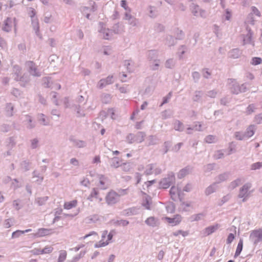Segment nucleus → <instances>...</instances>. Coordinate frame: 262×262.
<instances>
[{
    "label": "nucleus",
    "mask_w": 262,
    "mask_h": 262,
    "mask_svg": "<svg viewBox=\"0 0 262 262\" xmlns=\"http://www.w3.org/2000/svg\"><path fill=\"white\" fill-rule=\"evenodd\" d=\"M228 83L230 85L231 92L234 94H238L239 93H244L247 91L246 83L239 84L234 79H228Z\"/></svg>",
    "instance_id": "obj_1"
},
{
    "label": "nucleus",
    "mask_w": 262,
    "mask_h": 262,
    "mask_svg": "<svg viewBox=\"0 0 262 262\" xmlns=\"http://www.w3.org/2000/svg\"><path fill=\"white\" fill-rule=\"evenodd\" d=\"M146 137L144 132H138L136 134L130 133L126 137V141L129 144L142 143Z\"/></svg>",
    "instance_id": "obj_2"
},
{
    "label": "nucleus",
    "mask_w": 262,
    "mask_h": 262,
    "mask_svg": "<svg viewBox=\"0 0 262 262\" xmlns=\"http://www.w3.org/2000/svg\"><path fill=\"white\" fill-rule=\"evenodd\" d=\"M252 187V184L250 183L245 184L239 190L238 198L242 199V202H246L250 194V189Z\"/></svg>",
    "instance_id": "obj_3"
},
{
    "label": "nucleus",
    "mask_w": 262,
    "mask_h": 262,
    "mask_svg": "<svg viewBox=\"0 0 262 262\" xmlns=\"http://www.w3.org/2000/svg\"><path fill=\"white\" fill-rule=\"evenodd\" d=\"M25 67L27 68V71L31 75L34 77H40L41 75V72L38 70L37 66L33 61H27L25 63Z\"/></svg>",
    "instance_id": "obj_4"
},
{
    "label": "nucleus",
    "mask_w": 262,
    "mask_h": 262,
    "mask_svg": "<svg viewBox=\"0 0 262 262\" xmlns=\"http://www.w3.org/2000/svg\"><path fill=\"white\" fill-rule=\"evenodd\" d=\"M174 174L171 172L168 173L167 177L162 179L160 182V187L166 189L168 188L171 184L175 182Z\"/></svg>",
    "instance_id": "obj_5"
},
{
    "label": "nucleus",
    "mask_w": 262,
    "mask_h": 262,
    "mask_svg": "<svg viewBox=\"0 0 262 262\" xmlns=\"http://www.w3.org/2000/svg\"><path fill=\"white\" fill-rule=\"evenodd\" d=\"M14 79L16 81L28 83L30 81V78L28 75L21 76V68L18 66H14L13 68Z\"/></svg>",
    "instance_id": "obj_6"
},
{
    "label": "nucleus",
    "mask_w": 262,
    "mask_h": 262,
    "mask_svg": "<svg viewBox=\"0 0 262 262\" xmlns=\"http://www.w3.org/2000/svg\"><path fill=\"white\" fill-rule=\"evenodd\" d=\"M98 32L99 35L104 39H110L113 36L111 30L106 28L103 23H99Z\"/></svg>",
    "instance_id": "obj_7"
},
{
    "label": "nucleus",
    "mask_w": 262,
    "mask_h": 262,
    "mask_svg": "<svg viewBox=\"0 0 262 262\" xmlns=\"http://www.w3.org/2000/svg\"><path fill=\"white\" fill-rule=\"evenodd\" d=\"M105 200L108 205H114L120 201L118 193L114 190H111L107 193Z\"/></svg>",
    "instance_id": "obj_8"
},
{
    "label": "nucleus",
    "mask_w": 262,
    "mask_h": 262,
    "mask_svg": "<svg viewBox=\"0 0 262 262\" xmlns=\"http://www.w3.org/2000/svg\"><path fill=\"white\" fill-rule=\"evenodd\" d=\"M250 240L254 244L256 245L259 242H262V230L258 229L253 230L250 235Z\"/></svg>",
    "instance_id": "obj_9"
},
{
    "label": "nucleus",
    "mask_w": 262,
    "mask_h": 262,
    "mask_svg": "<svg viewBox=\"0 0 262 262\" xmlns=\"http://www.w3.org/2000/svg\"><path fill=\"white\" fill-rule=\"evenodd\" d=\"M190 8L192 13L195 16H200L202 17H206V14L205 10L202 9L200 8L199 6L194 4L192 3L190 6Z\"/></svg>",
    "instance_id": "obj_10"
},
{
    "label": "nucleus",
    "mask_w": 262,
    "mask_h": 262,
    "mask_svg": "<svg viewBox=\"0 0 262 262\" xmlns=\"http://www.w3.org/2000/svg\"><path fill=\"white\" fill-rule=\"evenodd\" d=\"M114 82L113 76H108L106 78L100 79L97 84V87L102 89L105 87L106 85L111 84Z\"/></svg>",
    "instance_id": "obj_11"
},
{
    "label": "nucleus",
    "mask_w": 262,
    "mask_h": 262,
    "mask_svg": "<svg viewBox=\"0 0 262 262\" xmlns=\"http://www.w3.org/2000/svg\"><path fill=\"white\" fill-rule=\"evenodd\" d=\"M69 140L72 143L73 146L77 148H84L86 146L85 141L76 139L72 136L69 137Z\"/></svg>",
    "instance_id": "obj_12"
},
{
    "label": "nucleus",
    "mask_w": 262,
    "mask_h": 262,
    "mask_svg": "<svg viewBox=\"0 0 262 262\" xmlns=\"http://www.w3.org/2000/svg\"><path fill=\"white\" fill-rule=\"evenodd\" d=\"M246 30H247L248 33L243 37V45L251 44L254 46V43L252 40L253 33L251 31L250 28H249L248 27H247Z\"/></svg>",
    "instance_id": "obj_13"
},
{
    "label": "nucleus",
    "mask_w": 262,
    "mask_h": 262,
    "mask_svg": "<svg viewBox=\"0 0 262 262\" xmlns=\"http://www.w3.org/2000/svg\"><path fill=\"white\" fill-rule=\"evenodd\" d=\"M99 187L100 188L103 190L106 189L108 188L110 185V181L108 179L103 175L99 176Z\"/></svg>",
    "instance_id": "obj_14"
},
{
    "label": "nucleus",
    "mask_w": 262,
    "mask_h": 262,
    "mask_svg": "<svg viewBox=\"0 0 262 262\" xmlns=\"http://www.w3.org/2000/svg\"><path fill=\"white\" fill-rule=\"evenodd\" d=\"M181 192V190L180 188L174 186H172L169 191V193L172 200L176 201L178 198V196H179Z\"/></svg>",
    "instance_id": "obj_15"
},
{
    "label": "nucleus",
    "mask_w": 262,
    "mask_h": 262,
    "mask_svg": "<svg viewBox=\"0 0 262 262\" xmlns=\"http://www.w3.org/2000/svg\"><path fill=\"white\" fill-rule=\"evenodd\" d=\"M146 225L152 227L158 226L159 224V220L158 218L154 216H150L148 217L145 221Z\"/></svg>",
    "instance_id": "obj_16"
},
{
    "label": "nucleus",
    "mask_w": 262,
    "mask_h": 262,
    "mask_svg": "<svg viewBox=\"0 0 262 262\" xmlns=\"http://www.w3.org/2000/svg\"><path fill=\"white\" fill-rule=\"evenodd\" d=\"M139 213V208L137 207H132L123 211V214L125 216L134 215Z\"/></svg>",
    "instance_id": "obj_17"
},
{
    "label": "nucleus",
    "mask_w": 262,
    "mask_h": 262,
    "mask_svg": "<svg viewBox=\"0 0 262 262\" xmlns=\"http://www.w3.org/2000/svg\"><path fill=\"white\" fill-rule=\"evenodd\" d=\"M14 105L12 103H7L6 104L5 112L7 117H12L14 114Z\"/></svg>",
    "instance_id": "obj_18"
},
{
    "label": "nucleus",
    "mask_w": 262,
    "mask_h": 262,
    "mask_svg": "<svg viewBox=\"0 0 262 262\" xmlns=\"http://www.w3.org/2000/svg\"><path fill=\"white\" fill-rule=\"evenodd\" d=\"M52 230L51 229L40 228L38 229L35 235L37 237H42L52 234Z\"/></svg>",
    "instance_id": "obj_19"
},
{
    "label": "nucleus",
    "mask_w": 262,
    "mask_h": 262,
    "mask_svg": "<svg viewBox=\"0 0 262 262\" xmlns=\"http://www.w3.org/2000/svg\"><path fill=\"white\" fill-rule=\"evenodd\" d=\"M165 220L172 226H175L181 222V216L179 215H177L173 218L166 217Z\"/></svg>",
    "instance_id": "obj_20"
},
{
    "label": "nucleus",
    "mask_w": 262,
    "mask_h": 262,
    "mask_svg": "<svg viewBox=\"0 0 262 262\" xmlns=\"http://www.w3.org/2000/svg\"><path fill=\"white\" fill-rule=\"evenodd\" d=\"M229 173L228 172H224L217 176L215 178V183L219 184L226 181L229 178Z\"/></svg>",
    "instance_id": "obj_21"
},
{
    "label": "nucleus",
    "mask_w": 262,
    "mask_h": 262,
    "mask_svg": "<svg viewBox=\"0 0 262 262\" xmlns=\"http://www.w3.org/2000/svg\"><path fill=\"white\" fill-rule=\"evenodd\" d=\"M220 225L219 224H216L213 226H210L207 228H206L204 230V234L205 235H209L214 232H215L217 229L219 228Z\"/></svg>",
    "instance_id": "obj_22"
},
{
    "label": "nucleus",
    "mask_w": 262,
    "mask_h": 262,
    "mask_svg": "<svg viewBox=\"0 0 262 262\" xmlns=\"http://www.w3.org/2000/svg\"><path fill=\"white\" fill-rule=\"evenodd\" d=\"M24 122H26L27 128L31 129L35 127V124L32 122V118L29 115H26L25 116Z\"/></svg>",
    "instance_id": "obj_23"
},
{
    "label": "nucleus",
    "mask_w": 262,
    "mask_h": 262,
    "mask_svg": "<svg viewBox=\"0 0 262 262\" xmlns=\"http://www.w3.org/2000/svg\"><path fill=\"white\" fill-rule=\"evenodd\" d=\"M111 30L112 33L120 34L123 32V26L119 23H116L113 25Z\"/></svg>",
    "instance_id": "obj_24"
},
{
    "label": "nucleus",
    "mask_w": 262,
    "mask_h": 262,
    "mask_svg": "<svg viewBox=\"0 0 262 262\" xmlns=\"http://www.w3.org/2000/svg\"><path fill=\"white\" fill-rule=\"evenodd\" d=\"M99 220L98 214H93L85 218L84 221L87 224L95 223Z\"/></svg>",
    "instance_id": "obj_25"
},
{
    "label": "nucleus",
    "mask_w": 262,
    "mask_h": 262,
    "mask_svg": "<svg viewBox=\"0 0 262 262\" xmlns=\"http://www.w3.org/2000/svg\"><path fill=\"white\" fill-rule=\"evenodd\" d=\"M255 130L256 126L254 125H250L249 126L246 132H244L246 138H249L252 137L254 135Z\"/></svg>",
    "instance_id": "obj_26"
},
{
    "label": "nucleus",
    "mask_w": 262,
    "mask_h": 262,
    "mask_svg": "<svg viewBox=\"0 0 262 262\" xmlns=\"http://www.w3.org/2000/svg\"><path fill=\"white\" fill-rule=\"evenodd\" d=\"M12 24V19L10 17H8L4 21V26L3 30L7 32L11 31Z\"/></svg>",
    "instance_id": "obj_27"
},
{
    "label": "nucleus",
    "mask_w": 262,
    "mask_h": 262,
    "mask_svg": "<svg viewBox=\"0 0 262 262\" xmlns=\"http://www.w3.org/2000/svg\"><path fill=\"white\" fill-rule=\"evenodd\" d=\"M147 58L149 61L158 59V52L156 50H150L147 53Z\"/></svg>",
    "instance_id": "obj_28"
},
{
    "label": "nucleus",
    "mask_w": 262,
    "mask_h": 262,
    "mask_svg": "<svg viewBox=\"0 0 262 262\" xmlns=\"http://www.w3.org/2000/svg\"><path fill=\"white\" fill-rule=\"evenodd\" d=\"M241 54L242 52L237 48L231 50L228 53L229 57L233 59L238 58Z\"/></svg>",
    "instance_id": "obj_29"
},
{
    "label": "nucleus",
    "mask_w": 262,
    "mask_h": 262,
    "mask_svg": "<svg viewBox=\"0 0 262 262\" xmlns=\"http://www.w3.org/2000/svg\"><path fill=\"white\" fill-rule=\"evenodd\" d=\"M147 10L149 12L148 16L151 18H156L158 15L157 9L155 6H148Z\"/></svg>",
    "instance_id": "obj_30"
},
{
    "label": "nucleus",
    "mask_w": 262,
    "mask_h": 262,
    "mask_svg": "<svg viewBox=\"0 0 262 262\" xmlns=\"http://www.w3.org/2000/svg\"><path fill=\"white\" fill-rule=\"evenodd\" d=\"M176 39L172 35H168L166 36L165 43L168 47L173 46L176 43Z\"/></svg>",
    "instance_id": "obj_31"
},
{
    "label": "nucleus",
    "mask_w": 262,
    "mask_h": 262,
    "mask_svg": "<svg viewBox=\"0 0 262 262\" xmlns=\"http://www.w3.org/2000/svg\"><path fill=\"white\" fill-rule=\"evenodd\" d=\"M38 120L43 125L47 126L49 124V120L43 114H38Z\"/></svg>",
    "instance_id": "obj_32"
},
{
    "label": "nucleus",
    "mask_w": 262,
    "mask_h": 262,
    "mask_svg": "<svg viewBox=\"0 0 262 262\" xmlns=\"http://www.w3.org/2000/svg\"><path fill=\"white\" fill-rule=\"evenodd\" d=\"M217 189V184L214 182L209 186L205 190V193L206 195H209L214 192Z\"/></svg>",
    "instance_id": "obj_33"
},
{
    "label": "nucleus",
    "mask_w": 262,
    "mask_h": 262,
    "mask_svg": "<svg viewBox=\"0 0 262 262\" xmlns=\"http://www.w3.org/2000/svg\"><path fill=\"white\" fill-rule=\"evenodd\" d=\"M173 128L176 130L183 132L184 130V125L182 122L179 120H176L173 124Z\"/></svg>",
    "instance_id": "obj_34"
},
{
    "label": "nucleus",
    "mask_w": 262,
    "mask_h": 262,
    "mask_svg": "<svg viewBox=\"0 0 262 262\" xmlns=\"http://www.w3.org/2000/svg\"><path fill=\"white\" fill-rule=\"evenodd\" d=\"M32 25L33 28L35 32V33L37 35H38L39 31V22L37 18H32Z\"/></svg>",
    "instance_id": "obj_35"
},
{
    "label": "nucleus",
    "mask_w": 262,
    "mask_h": 262,
    "mask_svg": "<svg viewBox=\"0 0 262 262\" xmlns=\"http://www.w3.org/2000/svg\"><path fill=\"white\" fill-rule=\"evenodd\" d=\"M31 229H28L24 231L21 230H16V231H14L12 234V238H16L19 237L20 235L24 234L25 233H27L31 231Z\"/></svg>",
    "instance_id": "obj_36"
},
{
    "label": "nucleus",
    "mask_w": 262,
    "mask_h": 262,
    "mask_svg": "<svg viewBox=\"0 0 262 262\" xmlns=\"http://www.w3.org/2000/svg\"><path fill=\"white\" fill-rule=\"evenodd\" d=\"M160 60L159 59H156L152 61H149V66L150 69L153 71L158 70L160 66Z\"/></svg>",
    "instance_id": "obj_37"
},
{
    "label": "nucleus",
    "mask_w": 262,
    "mask_h": 262,
    "mask_svg": "<svg viewBox=\"0 0 262 262\" xmlns=\"http://www.w3.org/2000/svg\"><path fill=\"white\" fill-rule=\"evenodd\" d=\"M156 164H150L147 165L146 166V170L144 171V173L147 176L154 173V170Z\"/></svg>",
    "instance_id": "obj_38"
},
{
    "label": "nucleus",
    "mask_w": 262,
    "mask_h": 262,
    "mask_svg": "<svg viewBox=\"0 0 262 262\" xmlns=\"http://www.w3.org/2000/svg\"><path fill=\"white\" fill-rule=\"evenodd\" d=\"M203 95L201 91H195L192 97V100L194 102H200Z\"/></svg>",
    "instance_id": "obj_39"
},
{
    "label": "nucleus",
    "mask_w": 262,
    "mask_h": 262,
    "mask_svg": "<svg viewBox=\"0 0 262 262\" xmlns=\"http://www.w3.org/2000/svg\"><path fill=\"white\" fill-rule=\"evenodd\" d=\"M77 204V201L76 200L70 202H66L64 204V208L66 209H70L73 207H75Z\"/></svg>",
    "instance_id": "obj_40"
},
{
    "label": "nucleus",
    "mask_w": 262,
    "mask_h": 262,
    "mask_svg": "<svg viewBox=\"0 0 262 262\" xmlns=\"http://www.w3.org/2000/svg\"><path fill=\"white\" fill-rule=\"evenodd\" d=\"M99 191L98 188H94L92 189L91 194L88 198L90 201H93V198H98Z\"/></svg>",
    "instance_id": "obj_41"
},
{
    "label": "nucleus",
    "mask_w": 262,
    "mask_h": 262,
    "mask_svg": "<svg viewBox=\"0 0 262 262\" xmlns=\"http://www.w3.org/2000/svg\"><path fill=\"white\" fill-rule=\"evenodd\" d=\"M175 64V60L173 58H169L165 61V67L167 69H172L174 67Z\"/></svg>",
    "instance_id": "obj_42"
},
{
    "label": "nucleus",
    "mask_w": 262,
    "mask_h": 262,
    "mask_svg": "<svg viewBox=\"0 0 262 262\" xmlns=\"http://www.w3.org/2000/svg\"><path fill=\"white\" fill-rule=\"evenodd\" d=\"M148 146L154 145L157 144L158 139L155 136L150 135L147 138Z\"/></svg>",
    "instance_id": "obj_43"
},
{
    "label": "nucleus",
    "mask_w": 262,
    "mask_h": 262,
    "mask_svg": "<svg viewBox=\"0 0 262 262\" xmlns=\"http://www.w3.org/2000/svg\"><path fill=\"white\" fill-rule=\"evenodd\" d=\"M151 199L150 197L147 196L145 197V199L144 202L143 203V206L148 210H150L151 209Z\"/></svg>",
    "instance_id": "obj_44"
},
{
    "label": "nucleus",
    "mask_w": 262,
    "mask_h": 262,
    "mask_svg": "<svg viewBox=\"0 0 262 262\" xmlns=\"http://www.w3.org/2000/svg\"><path fill=\"white\" fill-rule=\"evenodd\" d=\"M48 199V196L39 197L35 199V202L39 206H42L45 204Z\"/></svg>",
    "instance_id": "obj_45"
},
{
    "label": "nucleus",
    "mask_w": 262,
    "mask_h": 262,
    "mask_svg": "<svg viewBox=\"0 0 262 262\" xmlns=\"http://www.w3.org/2000/svg\"><path fill=\"white\" fill-rule=\"evenodd\" d=\"M189 172V168L188 167H185L182 169H181L178 174V177L179 179H182L185 177L187 174H188Z\"/></svg>",
    "instance_id": "obj_46"
},
{
    "label": "nucleus",
    "mask_w": 262,
    "mask_h": 262,
    "mask_svg": "<svg viewBox=\"0 0 262 262\" xmlns=\"http://www.w3.org/2000/svg\"><path fill=\"white\" fill-rule=\"evenodd\" d=\"M73 107H74L75 111L76 112L77 117H82L85 116L84 112L81 111L80 105H74Z\"/></svg>",
    "instance_id": "obj_47"
},
{
    "label": "nucleus",
    "mask_w": 262,
    "mask_h": 262,
    "mask_svg": "<svg viewBox=\"0 0 262 262\" xmlns=\"http://www.w3.org/2000/svg\"><path fill=\"white\" fill-rule=\"evenodd\" d=\"M120 166H121L120 162L118 158H113L111 159V167L116 168Z\"/></svg>",
    "instance_id": "obj_48"
},
{
    "label": "nucleus",
    "mask_w": 262,
    "mask_h": 262,
    "mask_svg": "<svg viewBox=\"0 0 262 262\" xmlns=\"http://www.w3.org/2000/svg\"><path fill=\"white\" fill-rule=\"evenodd\" d=\"M243 240L240 239L238 243V245H237V248H236V251L235 253L234 257H237L240 254V253H241L242 249H243Z\"/></svg>",
    "instance_id": "obj_49"
},
{
    "label": "nucleus",
    "mask_w": 262,
    "mask_h": 262,
    "mask_svg": "<svg viewBox=\"0 0 262 262\" xmlns=\"http://www.w3.org/2000/svg\"><path fill=\"white\" fill-rule=\"evenodd\" d=\"M257 109L256 105L254 104H250L246 108V113L247 115H250L252 113L255 112V110Z\"/></svg>",
    "instance_id": "obj_50"
},
{
    "label": "nucleus",
    "mask_w": 262,
    "mask_h": 262,
    "mask_svg": "<svg viewBox=\"0 0 262 262\" xmlns=\"http://www.w3.org/2000/svg\"><path fill=\"white\" fill-rule=\"evenodd\" d=\"M205 141L208 143H215L217 141V138L215 136L208 135L205 138Z\"/></svg>",
    "instance_id": "obj_51"
},
{
    "label": "nucleus",
    "mask_w": 262,
    "mask_h": 262,
    "mask_svg": "<svg viewBox=\"0 0 262 262\" xmlns=\"http://www.w3.org/2000/svg\"><path fill=\"white\" fill-rule=\"evenodd\" d=\"M124 66L126 67L129 72L133 71V62L132 60H126L124 61Z\"/></svg>",
    "instance_id": "obj_52"
},
{
    "label": "nucleus",
    "mask_w": 262,
    "mask_h": 262,
    "mask_svg": "<svg viewBox=\"0 0 262 262\" xmlns=\"http://www.w3.org/2000/svg\"><path fill=\"white\" fill-rule=\"evenodd\" d=\"M241 183V180L237 179L230 183L229 187L231 189H233L237 187Z\"/></svg>",
    "instance_id": "obj_53"
},
{
    "label": "nucleus",
    "mask_w": 262,
    "mask_h": 262,
    "mask_svg": "<svg viewBox=\"0 0 262 262\" xmlns=\"http://www.w3.org/2000/svg\"><path fill=\"white\" fill-rule=\"evenodd\" d=\"M101 100L104 103H109L111 100V95L108 94H103L101 96Z\"/></svg>",
    "instance_id": "obj_54"
},
{
    "label": "nucleus",
    "mask_w": 262,
    "mask_h": 262,
    "mask_svg": "<svg viewBox=\"0 0 262 262\" xmlns=\"http://www.w3.org/2000/svg\"><path fill=\"white\" fill-rule=\"evenodd\" d=\"M261 168H262V162H260L253 163L250 166V169L252 170L260 169Z\"/></svg>",
    "instance_id": "obj_55"
},
{
    "label": "nucleus",
    "mask_w": 262,
    "mask_h": 262,
    "mask_svg": "<svg viewBox=\"0 0 262 262\" xmlns=\"http://www.w3.org/2000/svg\"><path fill=\"white\" fill-rule=\"evenodd\" d=\"M67 252L64 250L60 251L59 257L58 258V262L64 261L67 257Z\"/></svg>",
    "instance_id": "obj_56"
},
{
    "label": "nucleus",
    "mask_w": 262,
    "mask_h": 262,
    "mask_svg": "<svg viewBox=\"0 0 262 262\" xmlns=\"http://www.w3.org/2000/svg\"><path fill=\"white\" fill-rule=\"evenodd\" d=\"M30 165V163L29 161L25 160L21 162L20 167L25 171H27L29 170Z\"/></svg>",
    "instance_id": "obj_57"
},
{
    "label": "nucleus",
    "mask_w": 262,
    "mask_h": 262,
    "mask_svg": "<svg viewBox=\"0 0 262 262\" xmlns=\"http://www.w3.org/2000/svg\"><path fill=\"white\" fill-rule=\"evenodd\" d=\"M204 216H205V215L203 213L194 214L191 217V221H198L199 220H202L204 217Z\"/></svg>",
    "instance_id": "obj_58"
},
{
    "label": "nucleus",
    "mask_w": 262,
    "mask_h": 262,
    "mask_svg": "<svg viewBox=\"0 0 262 262\" xmlns=\"http://www.w3.org/2000/svg\"><path fill=\"white\" fill-rule=\"evenodd\" d=\"M231 198V195L230 194H227L224 196L221 200L219 201L218 203L219 206H222L224 203L228 202L230 199Z\"/></svg>",
    "instance_id": "obj_59"
},
{
    "label": "nucleus",
    "mask_w": 262,
    "mask_h": 262,
    "mask_svg": "<svg viewBox=\"0 0 262 262\" xmlns=\"http://www.w3.org/2000/svg\"><path fill=\"white\" fill-rule=\"evenodd\" d=\"M235 138L238 140H243L246 138L245 133L239 132H236L234 133Z\"/></svg>",
    "instance_id": "obj_60"
},
{
    "label": "nucleus",
    "mask_w": 262,
    "mask_h": 262,
    "mask_svg": "<svg viewBox=\"0 0 262 262\" xmlns=\"http://www.w3.org/2000/svg\"><path fill=\"white\" fill-rule=\"evenodd\" d=\"M262 62V59L260 57H253L250 62L251 64L252 65H258Z\"/></svg>",
    "instance_id": "obj_61"
},
{
    "label": "nucleus",
    "mask_w": 262,
    "mask_h": 262,
    "mask_svg": "<svg viewBox=\"0 0 262 262\" xmlns=\"http://www.w3.org/2000/svg\"><path fill=\"white\" fill-rule=\"evenodd\" d=\"M194 124L195 125L193 127V129L195 131L202 132L203 130L202 128V124L201 122H195Z\"/></svg>",
    "instance_id": "obj_62"
},
{
    "label": "nucleus",
    "mask_w": 262,
    "mask_h": 262,
    "mask_svg": "<svg viewBox=\"0 0 262 262\" xmlns=\"http://www.w3.org/2000/svg\"><path fill=\"white\" fill-rule=\"evenodd\" d=\"M213 157L216 160L222 159L224 157V154L221 150H217L215 152Z\"/></svg>",
    "instance_id": "obj_63"
},
{
    "label": "nucleus",
    "mask_w": 262,
    "mask_h": 262,
    "mask_svg": "<svg viewBox=\"0 0 262 262\" xmlns=\"http://www.w3.org/2000/svg\"><path fill=\"white\" fill-rule=\"evenodd\" d=\"M128 23L129 25L132 27H136L139 24L138 20L135 17H132L128 21Z\"/></svg>",
    "instance_id": "obj_64"
}]
</instances>
